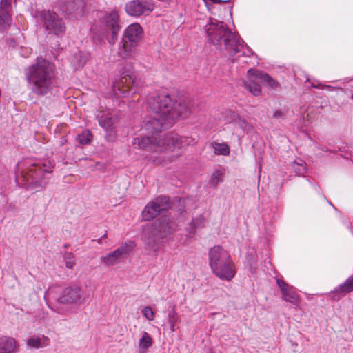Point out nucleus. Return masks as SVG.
Masks as SVG:
<instances>
[{
    "instance_id": "obj_7",
    "label": "nucleus",
    "mask_w": 353,
    "mask_h": 353,
    "mask_svg": "<svg viewBox=\"0 0 353 353\" xmlns=\"http://www.w3.org/2000/svg\"><path fill=\"white\" fill-rule=\"evenodd\" d=\"M144 31L138 23L128 26L123 30L118 48V54L123 59H135L137 47L143 39Z\"/></svg>"
},
{
    "instance_id": "obj_27",
    "label": "nucleus",
    "mask_w": 353,
    "mask_h": 353,
    "mask_svg": "<svg viewBox=\"0 0 353 353\" xmlns=\"http://www.w3.org/2000/svg\"><path fill=\"white\" fill-rule=\"evenodd\" d=\"M205 225V219L202 215L192 219L190 226L187 229L190 234H194L197 228H201Z\"/></svg>"
},
{
    "instance_id": "obj_22",
    "label": "nucleus",
    "mask_w": 353,
    "mask_h": 353,
    "mask_svg": "<svg viewBox=\"0 0 353 353\" xmlns=\"http://www.w3.org/2000/svg\"><path fill=\"white\" fill-rule=\"evenodd\" d=\"M352 292H353V275L348 277L343 283L338 285L332 294H334L333 299L338 301L341 297Z\"/></svg>"
},
{
    "instance_id": "obj_26",
    "label": "nucleus",
    "mask_w": 353,
    "mask_h": 353,
    "mask_svg": "<svg viewBox=\"0 0 353 353\" xmlns=\"http://www.w3.org/2000/svg\"><path fill=\"white\" fill-rule=\"evenodd\" d=\"M257 79L250 78L249 79L244 81L245 88L249 90L254 96H259L261 93V86Z\"/></svg>"
},
{
    "instance_id": "obj_43",
    "label": "nucleus",
    "mask_w": 353,
    "mask_h": 353,
    "mask_svg": "<svg viewBox=\"0 0 353 353\" xmlns=\"http://www.w3.org/2000/svg\"><path fill=\"white\" fill-rule=\"evenodd\" d=\"M170 325V330L172 332H174L176 330V328H175V325L176 323H169Z\"/></svg>"
},
{
    "instance_id": "obj_12",
    "label": "nucleus",
    "mask_w": 353,
    "mask_h": 353,
    "mask_svg": "<svg viewBox=\"0 0 353 353\" xmlns=\"http://www.w3.org/2000/svg\"><path fill=\"white\" fill-rule=\"evenodd\" d=\"M132 242L123 243L114 251L102 256L100 259L101 262L105 267L114 266L123 261L132 252Z\"/></svg>"
},
{
    "instance_id": "obj_15",
    "label": "nucleus",
    "mask_w": 353,
    "mask_h": 353,
    "mask_svg": "<svg viewBox=\"0 0 353 353\" xmlns=\"http://www.w3.org/2000/svg\"><path fill=\"white\" fill-rule=\"evenodd\" d=\"M60 5L63 12L71 17L78 18L83 15L85 3L83 0H60Z\"/></svg>"
},
{
    "instance_id": "obj_34",
    "label": "nucleus",
    "mask_w": 353,
    "mask_h": 353,
    "mask_svg": "<svg viewBox=\"0 0 353 353\" xmlns=\"http://www.w3.org/2000/svg\"><path fill=\"white\" fill-rule=\"evenodd\" d=\"M232 116L234 118L235 122L234 123L236 125L240 128L242 130H245L247 128L248 123L245 119L241 118L237 114H232Z\"/></svg>"
},
{
    "instance_id": "obj_46",
    "label": "nucleus",
    "mask_w": 353,
    "mask_h": 353,
    "mask_svg": "<svg viewBox=\"0 0 353 353\" xmlns=\"http://www.w3.org/2000/svg\"><path fill=\"white\" fill-rule=\"evenodd\" d=\"M232 6H231L230 8V16L232 15Z\"/></svg>"
},
{
    "instance_id": "obj_33",
    "label": "nucleus",
    "mask_w": 353,
    "mask_h": 353,
    "mask_svg": "<svg viewBox=\"0 0 353 353\" xmlns=\"http://www.w3.org/2000/svg\"><path fill=\"white\" fill-rule=\"evenodd\" d=\"M63 258L65 266L69 269H72L76 264L73 254L72 253L65 252Z\"/></svg>"
},
{
    "instance_id": "obj_41",
    "label": "nucleus",
    "mask_w": 353,
    "mask_h": 353,
    "mask_svg": "<svg viewBox=\"0 0 353 353\" xmlns=\"http://www.w3.org/2000/svg\"><path fill=\"white\" fill-rule=\"evenodd\" d=\"M85 61H86L85 59H84L83 60L80 59V61H79L78 65L76 66V68H83L84 66L85 63Z\"/></svg>"
},
{
    "instance_id": "obj_24",
    "label": "nucleus",
    "mask_w": 353,
    "mask_h": 353,
    "mask_svg": "<svg viewBox=\"0 0 353 353\" xmlns=\"http://www.w3.org/2000/svg\"><path fill=\"white\" fill-rule=\"evenodd\" d=\"M17 342L11 337L0 338V353H14Z\"/></svg>"
},
{
    "instance_id": "obj_19",
    "label": "nucleus",
    "mask_w": 353,
    "mask_h": 353,
    "mask_svg": "<svg viewBox=\"0 0 353 353\" xmlns=\"http://www.w3.org/2000/svg\"><path fill=\"white\" fill-rule=\"evenodd\" d=\"M276 283L281 290L282 299L287 302L296 305L299 302V295L293 287L290 286L283 280L280 279L276 280Z\"/></svg>"
},
{
    "instance_id": "obj_39",
    "label": "nucleus",
    "mask_w": 353,
    "mask_h": 353,
    "mask_svg": "<svg viewBox=\"0 0 353 353\" xmlns=\"http://www.w3.org/2000/svg\"><path fill=\"white\" fill-rule=\"evenodd\" d=\"M232 114H235V113L232 111H228L225 112V119L228 123H234L235 122V119H234V118L232 116Z\"/></svg>"
},
{
    "instance_id": "obj_25",
    "label": "nucleus",
    "mask_w": 353,
    "mask_h": 353,
    "mask_svg": "<svg viewBox=\"0 0 353 353\" xmlns=\"http://www.w3.org/2000/svg\"><path fill=\"white\" fill-rule=\"evenodd\" d=\"M48 338L42 336L32 335L30 336L27 340V345L29 347L39 349L47 346Z\"/></svg>"
},
{
    "instance_id": "obj_6",
    "label": "nucleus",
    "mask_w": 353,
    "mask_h": 353,
    "mask_svg": "<svg viewBox=\"0 0 353 353\" xmlns=\"http://www.w3.org/2000/svg\"><path fill=\"white\" fill-rule=\"evenodd\" d=\"M208 255L210 266L215 275L225 281H230L234 276V265L225 250L216 245L210 250Z\"/></svg>"
},
{
    "instance_id": "obj_14",
    "label": "nucleus",
    "mask_w": 353,
    "mask_h": 353,
    "mask_svg": "<svg viewBox=\"0 0 353 353\" xmlns=\"http://www.w3.org/2000/svg\"><path fill=\"white\" fill-rule=\"evenodd\" d=\"M85 301L82 292L77 285L65 288L57 301L60 304H81Z\"/></svg>"
},
{
    "instance_id": "obj_28",
    "label": "nucleus",
    "mask_w": 353,
    "mask_h": 353,
    "mask_svg": "<svg viewBox=\"0 0 353 353\" xmlns=\"http://www.w3.org/2000/svg\"><path fill=\"white\" fill-rule=\"evenodd\" d=\"M211 147L214 150V152L217 155L227 156L230 154V147L225 143H216L213 142L211 143Z\"/></svg>"
},
{
    "instance_id": "obj_40",
    "label": "nucleus",
    "mask_w": 353,
    "mask_h": 353,
    "mask_svg": "<svg viewBox=\"0 0 353 353\" xmlns=\"http://www.w3.org/2000/svg\"><path fill=\"white\" fill-rule=\"evenodd\" d=\"M305 166L304 164H299V165H298V168H295V172L298 175L303 174L305 173Z\"/></svg>"
},
{
    "instance_id": "obj_3",
    "label": "nucleus",
    "mask_w": 353,
    "mask_h": 353,
    "mask_svg": "<svg viewBox=\"0 0 353 353\" xmlns=\"http://www.w3.org/2000/svg\"><path fill=\"white\" fill-rule=\"evenodd\" d=\"M25 75L30 90L37 96H44L55 87L53 65L45 59L26 68Z\"/></svg>"
},
{
    "instance_id": "obj_20",
    "label": "nucleus",
    "mask_w": 353,
    "mask_h": 353,
    "mask_svg": "<svg viewBox=\"0 0 353 353\" xmlns=\"http://www.w3.org/2000/svg\"><path fill=\"white\" fill-rule=\"evenodd\" d=\"M133 145L149 152L158 151V143L156 139L149 137H136L133 139Z\"/></svg>"
},
{
    "instance_id": "obj_13",
    "label": "nucleus",
    "mask_w": 353,
    "mask_h": 353,
    "mask_svg": "<svg viewBox=\"0 0 353 353\" xmlns=\"http://www.w3.org/2000/svg\"><path fill=\"white\" fill-rule=\"evenodd\" d=\"M154 8V4L151 0H132L125 4V10L128 14L133 17H139L147 14Z\"/></svg>"
},
{
    "instance_id": "obj_9",
    "label": "nucleus",
    "mask_w": 353,
    "mask_h": 353,
    "mask_svg": "<svg viewBox=\"0 0 353 353\" xmlns=\"http://www.w3.org/2000/svg\"><path fill=\"white\" fill-rule=\"evenodd\" d=\"M136 82L129 71L122 68L112 82V91L116 97H127L137 92Z\"/></svg>"
},
{
    "instance_id": "obj_37",
    "label": "nucleus",
    "mask_w": 353,
    "mask_h": 353,
    "mask_svg": "<svg viewBox=\"0 0 353 353\" xmlns=\"http://www.w3.org/2000/svg\"><path fill=\"white\" fill-rule=\"evenodd\" d=\"M305 82H308L310 83V86L313 88H320V89H323L325 86L323 85V84H321V83H319V81H312L310 82V80L309 78L307 79V80L305 81Z\"/></svg>"
},
{
    "instance_id": "obj_5",
    "label": "nucleus",
    "mask_w": 353,
    "mask_h": 353,
    "mask_svg": "<svg viewBox=\"0 0 353 353\" xmlns=\"http://www.w3.org/2000/svg\"><path fill=\"white\" fill-rule=\"evenodd\" d=\"M52 171V165L49 161L42 164L32 163L17 174L15 181L19 186L27 190L43 188L48 183L46 175Z\"/></svg>"
},
{
    "instance_id": "obj_29",
    "label": "nucleus",
    "mask_w": 353,
    "mask_h": 353,
    "mask_svg": "<svg viewBox=\"0 0 353 353\" xmlns=\"http://www.w3.org/2000/svg\"><path fill=\"white\" fill-rule=\"evenodd\" d=\"M152 345V339L146 332H144L142 337L139 339V346L140 349L147 350Z\"/></svg>"
},
{
    "instance_id": "obj_44",
    "label": "nucleus",
    "mask_w": 353,
    "mask_h": 353,
    "mask_svg": "<svg viewBox=\"0 0 353 353\" xmlns=\"http://www.w3.org/2000/svg\"><path fill=\"white\" fill-rule=\"evenodd\" d=\"M75 59L81 58V52H79L78 54H76L74 56Z\"/></svg>"
},
{
    "instance_id": "obj_36",
    "label": "nucleus",
    "mask_w": 353,
    "mask_h": 353,
    "mask_svg": "<svg viewBox=\"0 0 353 353\" xmlns=\"http://www.w3.org/2000/svg\"><path fill=\"white\" fill-rule=\"evenodd\" d=\"M142 313L143 316L149 321H152L154 317V312L149 306L144 307Z\"/></svg>"
},
{
    "instance_id": "obj_2",
    "label": "nucleus",
    "mask_w": 353,
    "mask_h": 353,
    "mask_svg": "<svg viewBox=\"0 0 353 353\" xmlns=\"http://www.w3.org/2000/svg\"><path fill=\"white\" fill-rule=\"evenodd\" d=\"M150 111L158 117H165V121H176L185 118L191 112L192 101L188 99L175 100L165 93L157 94L148 99Z\"/></svg>"
},
{
    "instance_id": "obj_31",
    "label": "nucleus",
    "mask_w": 353,
    "mask_h": 353,
    "mask_svg": "<svg viewBox=\"0 0 353 353\" xmlns=\"http://www.w3.org/2000/svg\"><path fill=\"white\" fill-rule=\"evenodd\" d=\"M196 142V139L192 137H180L179 135V148L188 145H194Z\"/></svg>"
},
{
    "instance_id": "obj_38",
    "label": "nucleus",
    "mask_w": 353,
    "mask_h": 353,
    "mask_svg": "<svg viewBox=\"0 0 353 353\" xmlns=\"http://www.w3.org/2000/svg\"><path fill=\"white\" fill-rule=\"evenodd\" d=\"M272 117H273L274 119H275L276 120L284 119H285V114L281 110H277L274 112Z\"/></svg>"
},
{
    "instance_id": "obj_17",
    "label": "nucleus",
    "mask_w": 353,
    "mask_h": 353,
    "mask_svg": "<svg viewBox=\"0 0 353 353\" xmlns=\"http://www.w3.org/2000/svg\"><path fill=\"white\" fill-rule=\"evenodd\" d=\"M165 117H158L156 114L150 117L145 121L144 128L145 130L151 134L159 132L163 128H168L171 127L175 121H165Z\"/></svg>"
},
{
    "instance_id": "obj_11",
    "label": "nucleus",
    "mask_w": 353,
    "mask_h": 353,
    "mask_svg": "<svg viewBox=\"0 0 353 353\" xmlns=\"http://www.w3.org/2000/svg\"><path fill=\"white\" fill-rule=\"evenodd\" d=\"M170 208L169 198L164 195L159 196L145 205L142 211L143 219L144 221L152 220L158 214Z\"/></svg>"
},
{
    "instance_id": "obj_16",
    "label": "nucleus",
    "mask_w": 353,
    "mask_h": 353,
    "mask_svg": "<svg viewBox=\"0 0 353 353\" xmlns=\"http://www.w3.org/2000/svg\"><path fill=\"white\" fill-rule=\"evenodd\" d=\"M13 0H0V30H5L12 23Z\"/></svg>"
},
{
    "instance_id": "obj_18",
    "label": "nucleus",
    "mask_w": 353,
    "mask_h": 353,
    "mask_svg": "<svg viewBox=\"0 0 353 353\" xmlns=\"http://www.w3.org/2000/svg\"><path fill=\"white\" fill-rule=\"evenodd\" d=\"M158 151H172L179 148V134L169 132L161 137L158 141Z\"/></svg>"
},
{
    "instance_id": "obj_35",
    "label": "nucleus",
    "mask_w": 353,
    "mask_h": 353,
    "mask_svg": "<svg viewBox=\"0 0 353 353\" xmlns=\"http://www.w3.org/2000/svg\"><path fill=\"white\" fill-rule=\"evenodd\" d=\"M179 321H180V317L176 314L175 308L173 307L170 311H169V313L168 315V323H177Z\"/></svg>"
},
{
    "instance_id": "obj_30",
    "label": "nucleus",
    "mask_w": 353,
    "mask_h": 353,
    "mask_svg": "<svg viewBox=\"0 0 353 353\" xmlns=\"http://www.w3.org/2000/svg\"><path fill=\"white\" fill-rule=\"evenodd\" d=\"M92 137L89 130H84L81 134L77 135V141L82 145H87L90 143Z\"/></svg>"
},
{
    "instance_id": "obj_4",
    "label": "nucleus",
    "mask_w": 353,
    "mask_h": 353,
    "mask_svg": "<svg viewBox=\"0 0 353 353\" xmlns=\"http://www.w3.org/2000/svg\"><path fill=\"white\" fill-rule=\"evenodd\" d=\"M178 230V224L170 215L162 216L143 231V239L148 250H157L160 242Z\"/></svg>"
},
{
    "instance_id": "obj_21",
    "label": "nucleus",
    "mask_w": 353,
    "mask_h": 353,
    "mask_svg": "<svg viewBox=\"0 0 353 353\" xmlns=\"http://www.w3.org/2000/svg\"><path fill=\"white\" fill-rule=\"evenodd\" d=\"M99 124L105 129L107 135L106 139L109 141H112L115 139L116 132L113 125L112 119L107 114L97 115Z\"/></svg>"
},
{
    "instance_id": "obj_32",
    "label": "nucleus",
    "mask_w": 353,
    "mask_h": 353,
    "mask_svg": "<svg viewBox=\"0 0 353 353\" xmlns=\"http://www.w3.org/2000/svg\"><path fill=\"white\" fill-rule=\"evenodd\" d=\"M223 172L219 170L214 171L210 179V184L212 186H216L222 181Z\"/></svg>"
},
{
    "instance_id": "obj_8",
    "label": "nucleus",
    "mask_w": 353,
    "mask_h": 353,
    "mask_svg": "<svg viewBox=\"0 0 353 353\" xmlns=\"http://www.w3.org/2000/svg\"><path fill=\"white\" fill-rule=\"evenodd\" d=\"M99 26L98 32L100 39H105L110 46H114L121 30V21L119 13L114 10L105 13L100 19Z\"/></svg>"
},
{
    "instance_id": "obj_1",
    "label": "nucleus",
    "mask_w": 353,
    "mask_h": 353,
    "mask_svg": "<svg viewBox=\"0 0 353 353\" xmlns=\"http://www.w3.org/2000/svg\"><path fill=\"white\" fill-rule=\"evenodd\" d=\"M207 34V40L221 52H225L229 56H234L241 52L243 40L238 37L223 22L215 19L204 27Z\"/></svg>"
},
{
    "instance_id": "obj_47",
    "label": "nucleus",
    "mask_w": 353,
    "mask_h": 353,
    "mask_svg": "<svg viewBox=\"0 0 353 353\" xmlns=\"http://www.w3.org/2000/svg\"><path fill=\"white\" fill-rule=\"evenodd\" d=\"M55 310H56L57 312H61L59 311V310L58 309V307H57V309H56Z\"/></svg>"
},
{
    "instance_id": "obj_45",
    "label": "nucleus",
    "mask_w": 353,
    "mask_h": 353,
    "mask_svg": "<svg viewBox=\"0 0 353 353\" xmlns=\"http://www.w3.org/2000/svg\"><path fill=\"white\" fill-rule=\"evenodd\" d=\"M168 159L169 162H172L174 161V156L168 157Z\"/></svg>"
},
{
    "instance_id": "obj_10",
    "label": "nucleus",
    "mask_w": 353,
    "mask_h": 353,
    "mask_svg": "<svg viewBox=\"0 0 353 353\" xmlns=\"http://www.w3.org/2000/svg\"><path fill=\"white\" fill-rule=\"evenodd\" d=\"M34 17L39 18L43 22V26L48 34L57 36L62 35L65 31L63 19L59 15L49 10L35 11Z\"/></svg>"
},
{
    "instance_id": "obj_42",
    "label": "nucleus",
    "mask_w": 353,
    "mask_h": 353,
    "mask_svg": "<svg viewBox=\"0 0 353 353\" xmlns=\"http://www.w3.org/2000/svg\"><path fill=\"white\" fill-rule=\"evenodd\" d=\"M218 1H219L218 2H212V3L218 4V3H228L230 1V0H218Z\"/></svg>"
},
{
    "instance_id": "obj_23",
    "label": "nucleus",
    "mask_w": 353,
    "mask_h": 353,
    "mask_svg": "<svg viewBox=\"0 0 353 353\" xmlns=\"http://www.w3.org/2000/svg\"><path fill=\"white\" fill-rule=\"evenodd\" d=\"M248 73L265 83H266L270 87L274 88L279 85V83L273 79L268 74L259 70H249Z\"/></svg>"
},
{
    "instance_id": "obj_48",
    "label": "nucleus",
    "mask_w": 353,
    "mask_h": 353,
    "mask_svg": "<svg viewBox=\"0 0 353 353\" xmlns=\"http://www.w3.org/2000/svg\"><path fill=\"white\" fill-rule=\"evenodd\" d=\"M352 97L353 98V90H352Z\"/></svg>"
}]
</instances>
